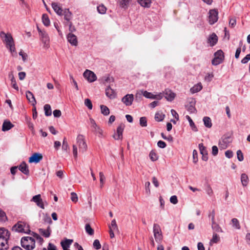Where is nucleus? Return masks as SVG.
I'll list each match as a JSON object with an SVG mask.
<instances>
[{
    "mask_svg": "<svg viewBox=\"0 0 250 250\" xmlns=\"http://www.w3.org/2000/svg\"><path fill=\"white\" fill-rule=\"evenodd\" d=\"M0 37L3 42L5 43L6 47L9 49L12 55L14 53H16L14 40L11 34L5 33L3 31H1L0 32Z\"/></svg>",
    "mask_w": 250,
    "mask_h": 250,
    "instance_id": "obj_1",
    "label": "nucleus"
},
{
    "mask_svg": "<svg viewBox=\"0 0 250 250\" xmlns=\"http://www.w3.org/2000/svg\"><path fill=\"white\" fill-rule=\"evenodd\" d=\"M9 236L10 233L7 229L0 228V250H6L8 248Z\"/></svg>",
    "mask_w": 250,
    "mask_h": 250,
    "instance_id": "obj_2",
    "label": "nucleus"
},
{
    "mask_svg": "<svg viewBox=\"0 0 250 250\" xmlns=\"http://www.w3.org/2000/svg\"><path fill=\"white\" fill-rule=\"evenodd\" d=\"M21 243V246L26 250H32L35 247V240L31 237H22Z\"/></svg>",
    "mask_w": 250,
    "mask_h": 250,
    "instance_id": "obj_3",
    "label": "nucleus"
},
{
    "mask_svg": "<svg viewBox=\"0 0 250 250\" xmlns=\"http://www.w3.org/2000/svg\"><path fill=\"white\" fill-rule=\"evenodd\" d=\"M41 40L43 44V48L47 49L49 47V37L48 34L43 30H42L39 27H37Z\"/></svg>",
    "mask_w": 250,
    "mask_h": 250,
    "instance_id": "obj_4",
    "label": "nucleus"
},
{
    "mask_svg": "<svg viewBox=\"0 0 250 250\" xmlns=\"http://www.w3.org/2000/svg\"><path fill=\"white\" fill-rule=\"evenodd\" d=\"M77 143L80 152L83 153L86 151L87 146L85 141L84 136L83 135L79 134L77 136Z\"/></svg>",
    "mask_w": 250,
    "mask_h": 250,
    "instance_id": "obj_5",
    "label": "nucleus"
},
{
    "mask_svg": "<svg viewBox=\"0 0 250 250\" xmlns=\"http://www.w3.org/2000/svg\"><path fill=\"white\" fill-rule=\"evenodd\" d=\"M92 131L99 137H101L103 136V131L101 127L97 125L95 120L92 118L89 119Z\"/></svg>",
    "mask_w": 250,
    "mask_h": 250,
    "instance_id": "obj_6",
    "label": "nucleus"
},
{
    "mask_svg": "<svg viewBox=\"0 0 250 250\" xmlns=\"http://www.w3.org/2000/svg\"><path fill=\"white\" fill-rule=\"evenodd\" d=\"M13 230L19 232H23L28 233L30 230L29 229L28 227H26L24 223L19 222L13 227Z\"/></svg>",
    "mask_w": 250,
    "mask_h": 250,
    "instance_id": "obj_7",
    "label": "nucleus"
},
{
    "mask_svg": "<svg viewBox=\"0 0 250 250\" xmlns=\"http://www.w3.org/2000/svg\"><path fill=\"white\" fill-rule=\"evenodd\" d=\"M153 232L155 239L157 242H159L162 240L163 235L159 225L157 224H154L153 225Z\"/></svg>",
    "mask_w": 250,
    "mask_h": 250,
    "instance_id": "obj_8",
    "label": "nucleus"
},
{
    "mask_svg": "<svg viewBox=\"0 0 250 250\" xmlns=\"http://www.w3.org/2000/svg\"><path fill=\"white\" fill-rule=\"evenodd\" d=\"M208 21L210 24H213L218 19V12L216 9L210 10L208 13Z\"/></svg>",
    "mask_w": 250,
    "mask_h": 250,
    "instance_id": "obj_9",
    "label": "nucleus"
},
{
    "mask_svg": "<svg viewBox=\"0 0 250 250\" xmlns=\"http://www.w3.org/2000/svg\"><path fill=\"white\" fill-rule=\"evenodd\" d=\"M231 142V139L229 136H224L220 140L219 146L221 149H226Z\"/></svg>",
    "mask_w": 250,
    "mask_h": 250,
    "instance_id": "obj_10",
    "label": "nucleus"
},
{
    "mask_svg": "<svg viewBox=\"0 0 250 250\" xmlns=\"http://www.w3.org/2000/svg\"><path fill=\"white\" fill-rule=\"evenodd\" d=\"M134 100V96L132 94H127L124 96L122 99L123 103L127 106L132 105Z\"/></svg>",
    "mask_w": 250,
    "mask_h": 250,
    "instance_id": "obj_11",
    "label": "nucleus"
},
{
    "mask_svg": "<svg viewBox=\"0 0 250 250\" xmlns=\"http://www.w3.org/2000/svg\"><path fill=\"white\" fill-rule=\"evenodd\" d=\"M83 76L90 83L93 82L97 79V77L94 72L87 69L84 71Z\"/></svg>",
    "mask_w": 250,
    "mask_h": 250,
    "instance_id": "obj_12",
    "label": "nucleus"
},
{
    "mask_svg": "<svg viewBox=\"0 0 250 250\" xmlns=\"http://www.w3.org/2000/svg\"><path fill=\"white\" fill-rule=\"evenodd\" d=\"M125 128V125L120 124L117 128L116 132L113 135V138L115 140H120L123 138V132Z\"/></svg>",
    "mask_w": 250,
    "mask_h": 250,
    "instance_id": "obj_13",
    "label": "nucleus"
},
{
    "mask_svg": "<svg viewBox=\"0 0 250 250\" xmlns=\"http://www.w3.org/2000/svg\"><path fill=\"white\" fill-rule=\"evenodd\" d=\"M31 201L35 203L37 206L41 208H44V204L42 199L41 198V194H38L34 196L31 200Z\"/></svg>",
    "mask_w": 250,
    "mask_h": 250,
    "instance_id": "obj_14",
    "label": "nucleus"
},
{
    "mask_svg": "<svg viewBox=\"0 0 250 250\" xmlns=\"http://www.w3.org/2000/svg\"><path fill=\"white\" fill-rule=\"evenodd\" d=\"M42 159V156L40 153H35L29 159L30 163H38Z\"/></svg>",
    "mask_w": 250,
    "mask_h": 250,
    "instance_id": "obj_15",
    "label": "nucleus"
},
{
    "mask_svg": "<svg viewBox=\"0 0 250 250\" xmlns=\"http://www.w3.org/2000/svg\"><path fill=\"white\" fill-rule=\"evenodd\" d=\"M133 0H118L119 6L123 9H126L132 3Z\"/></svg>",
    "mask_w": 250,
    "mask_h": 250,
    "instance_id": "obj_16",
    "label": "nucleus"
},
{
    "mask_svg": "<svg viewBox=\"0 0 250 250\" xmlns=\"http://www.w3.org/2000/svg\"><path fill=\"white\" fill-rule=\"evenodd\" d=\"M67 39L68 42L73 46H77L78 44V41L77 37L72 34L71 33H69L67 36Z\"/></svg>",
    "mask_w": 250,
    "mask_h": 250,
    "instance_id": "obj_17",
    "label": "nucleus"
},
{
    "mask_svg": "<svg viewBox=\"0 0 250 250\" xmlns=\"http://www.w3.org/2000/svg\"><path fill=\"white\" fill-rule=\"evenodd\" d=\"M218 41V37L217 35L213 33L208 37V42L209 43L210 46H213L215 45Z\"/></svg>",
    "mask_w": 250,
    "mask_h": 250,
    "instance_id": "obj_18",
    "label": "nucleus"
},
{
    "mask_svg": "<svg viewBox=\"0 0 250 250\" xmlns=\"http://www.w3.org/2000/svg\"><path fill=\"white\" fill-rule=\"evenodd\" d=\"M52 7L56 13V14L59 16L62 15V12L63 10L62 8L59 4L56 2L52 3Z\"/></svg>",
    "mask_w": 250,
    "mask_h": 250,
    "instance_id": "obj_19",
    "label": "nucleus"
},
{
    "mask_svg": "<svg viewBox=\"0 0 250 250\" xmlns=\"http://www.w3.org/2000/svg\"><path fill=\"white\" fill-rule=\"evenodd\" d=\"M105 94L107 97L111 99H114L116 95L115 91L110 86H108L106 88Z\"/></svg>",
    "mask_w": 250,
    "mask_h": 250,
    "instance_id": "obj_20",
    "label": "nucleus"
},
{
    "mask_svg": "<svg viewBox=\"0 0 250 250\" xmlns=\"http://www.w3.org/2000/svg\"><path fill=\"white\" fill-rule=\"evenodd\" d=\"M26 96L27 100L32 104V105H35L36 104V101L33 94L31 92L29 91H27L26 93Z\"/></svg>",
    "mask_w": 250,
    "mask_h": 250,
    "instance_id": "obj_21",
    "label": "nucleus"
},
{
    "mask_svg": "<svg viewBox=\"0 0 250 250\" xmlns=\"http://www.w3.org/2000/svg\"><path fill=\"white\" fill-rule=\"evenodd\" d=\"M14 126V125L9 121H4L2 126V130L6 131L10 130Z\"/></svg>",
    "mask_w": 250,
    "mask_h": 250,
    "instance_id": "obj_22",
    "label": "nucleus"
},
{
    "mask_svg": "<svg viewBox=\"0 0 250 250\" xmlns=\"http://www.w3.org/2000/svg\"><path fill=\"white\" fill-rule=\"evenodd\" d=\"M39 231L40 233H41L44 237L48 238L50 235L51 230L50 227H48L47 229H39Z\"/></svg>",
    "mask_w": 250,
    "mask_h": 250,
    "instance_id": "obj_23",
    "label": "nucleus"
},
{
    "mask_svg": "<svg viewBox=\"0 0 250 250\" xmlns=\"http://www.w3.org/2000/svg\"><path fill=\"white\" fill-rule=\"evenodd\" d=\"M20 170L25 175L29 173L28 166L25 162H22L19 166Z\"/></svg>",
    "mask_w": 250,
    "mask_h": 250,
    "instance_id": "obj_24",
    "label": "nucleus"
},
{
    "mask_svg": "<svg viewBox=\"0 0 250 250\" xmlns=\"http://www.w3.org/2000/svg\"><path fill=\"white\" fill-rule=\"evenodd\" d=\"M164 96L167 101H172L175 97V94L171 90H166Z\"/></svg>",
    "mask_w": 250,
    "mask_h": 250,
    "instance_id": "obj_25",
    "label": "nucleus"
},
{
    "mask_svg": "<svg viewBox=\"0 0 250 250\" xmlns=\"http://www.w3.org/2000/svg\"><path fill=\"white\" fill-rule=\"evenodd\" d=\"M72 242V240L66 239L64 241H62L61 242V245L63 250L68 249Z\"/></svg>",
    "mask_w": 250,
    "mask_h": 250,
    "instance_id": "obj_26",
    "label": "nucleus"
},
{
    "mask_svg": "<svg viewBox=\"0 0 250 250\" xmlns=\"http://www.w3.org/2000/svg\"><path fill=\"white\" fill-rule=\"evenodd\" d=\"M64 18L66 21H69L72 19V14L68 9H64L62 12Z\"/></svg>",
    "mask_w": 250,
    "mask_h": 250,
    "instance_id": "obj_27",
    "label": "nucleus"
},
{
    "mask_svg": "<svg viewBox=\"0 0 250 250\" xmlns=\"http://www.w3.org/2000/svg\"><path fill=\"white\" fill-rule=\"evenodd\" d=\"M202 89V85L201 83H198L197 84L194 85L193 87H192L190 91L191 93L194 94L197 92H198Z\"/></svg>",
    "mask_w": 250,
    "mask_h": 250,
    "instance_id": "obj_28",
    "label": "nucleus"
},
{
    "mask_svg": "<svg viewBox=\"0 0 250 250\" xmlns=\"http://www.w3.org/2000/svg\"><path fill=\"white\" fill-rule=\"evenodd\" d=\"M9 78L11 81V84L13 88H14L17 91H19V87L16 83V79H15L14 75L11 73L9 74Z\"/></svg>",
    "mask_w": 250,
    "mask_h": 250,
    "instance_id": "obj_29",
    "label": "nucleus"
},
{
    "mask_svg": "<svg viewBox=\"0 0 250 250\" xmlns=\"http://www.w3.org/2000/svg\"><path fill=\"white\" fill-rule=\"evenodd\" d=\"M241 181L243 187H246L249 182L248 175L245 173H243L241 175Z\"/></svg>",
    "mask_w": 250,
    "mask_h": 250,
    "instance_id": "obj_30",
    "label": "nucleus"
},
{
    "mask_svg": "<svg viewBox=\"0 0 250 250\" xmlns=\"http://www.w3.org/2000/svg\"><path fill=\"white\" fill-rule=\"evenodd\" d=\"M211 228L212 229L217 232H222L223 230L219 225L215 222L211 223Z\"/></svg>",
    "mask_w": 250,
    "mask_h": 250,
    "instance_id": "obj_31",
    "label": "nucleus"
},
{
    "mask_svg": "<svg viewBox=\"0 0 250 250\" xmlns=\"http://www.w3.org/2000/svg\"><path fill=\"white\" fill-rule=\"evenodd\" d=\"M203 122L205 126L208 128H210L212 126L211 119L208 117H205L203 118Z\"/></svg>",
    "mask_w": 250,
    "mask_h": 250,
    "instance_id": "obj_32",
    "label": "nucleus"
},
{
    "mask_svg": "<svg viewBox=\"0 0 250 250\" xmlns=\"http://www.w3.org/2000/svg\"><path fill=\"white\" fill-rule=\"evenodd\" d=\"M142 95L144 96L143 90L137 91L135 95V100L137 102L141 101L142 100Z\"/></svg>",
    "mask_w": 250,
    "mask_h": 250,
    "instance_id": "obj_33",
    "label": "nucleus"
},
{
    "mask_svg": "<svg viewBox=\"0 0 250 250\" xmlns=\"http://www.w3.org/2000/svg\"><path fill=\"white\" fill-rule=\"evenodd\" d=\"M42 21L43 24L46 26H48L50 25V20H49L48 16L47 14H43L42 15Z\"/></svg>",
    "mask_w": 250,
    "mask_h": 250,
    "instance_id": "obj_34",
    "label": "nucleus"
},
{
    "mask_svg": "<svg viewBox=\"0 0 250 250\" xmlns=\"http://www.w3.org/2000/svg\"><path fill=\"white\" fill-rule=\"evenodd\" d=\"M101 111L102 114L104 116H107L110 113V110L109 108L105 105H101L100 106Z\"/></svg>",
    "mask_w": 250,
    "mask_h": 250,
    "instance_id": "obj_35",
    "label": "nucleus"
},
{
    "mask_svg": "<svg viewBox=\"0 0 250 250\" xmlns=\"http://www.w3.org/2000/svg\"><path fill=\"white\" fill-rule=\"evenodd\" d=\"M165 116V115L162 112H157L155 113V119L157 122H161L164 120Z\"/></svg>",
    "mask_w": 250,
    "mask_h": 250,
    "instance_id": "obj_36",
    "label": "nucleus"
},
{
    "mask_svg": "<svg viewBox=\"0 0 250 250\" xmlns=\"http://www.w3.org/2000/svg\"><path fill=\"white\" fill-rule=\"evenodd\" d=\"M44 110L45 112V115L46 116H51L52 114V111L51 106L48 104H46L44 105Z\"/></svg>",
    "mask_w": 250,
    "mask_h": 250,
    "instance_id": "obj_37",
    "label": "nucleus"
},
{
    "mask_svg": "<svg viewBox=\"0 0 250 250\" xmlns=\"http://www.w3.org/2000/svg\"><path fill=\"white\" fill-rule=\"evenodd\" d=\"M186 119L188 120L189 125H190V127L192 128V129L195 132L197 131H198L197 128L196 127L195 124H194V122H193L192 120L191 119V118L188 115H187L186 116Z\"/></svg>",
    "mask_w": 250,
    "mask_h": 250,
    "instance_id": "obj_38",
    "label": "nucleus"
},
{
    "mask_svg": "<svg viewBox=\"0 0 250 250\" xmlns=\"http://www.w3.org/2000/svg\"><path fill=\"white\" fill-rule=\"evenodd\" d=\"M219 241H220V237H219V235L216 233L214 232L213 233L212 238L210 240V244H212L217 243L219 242Z\"/></svg>",
    "mask_w": 250,
    "mask_h": 250,
    "instance_id": "obj_39",
    "label": "nucleus"
},
{
    "mask_svg": "<svg viewBox=\"0 0 250 250\" xmlns=\"http://www.w3.org/2000/svg\"><path fill=\"white\" fill-rule=\"evenodd\" d=\"M231 223L232 224L233 227L234 228L239 229L241 228L239 222L237 218H233L231 219Z\"/></svg>",
    "mask_w": 250,
    "mask_h": 250,
    "instance_id": "obj_40",
    "label": "nucleus"
},
{
    "mask_svg": "<svg viewBox=\"0 0 250 250\" xmlns=\"http://www.w3.org/2000/svg\"><path fill=\"white\" fill-rule=\"evenodd\" d=\"M85 230L86 232L90 235H92L94 234V230L91 227L89 224H86L85 226Z\"/></svg>",
    "mask_w": 250,
    "mask_h": 250,
    "instance_id": "obj_41",
    "label": "nucleus"
},
{
    "mask_svg": "<svg viewBox=\"0 0 250 250\" xmlns=\"http://www.w3.org/2000/svg\"><path fill=\"white\" fill-rule=\"evenodd\" d=\"M215 58H218L222 61H223L224 58V53L221 50H219L214 54Z\"/></svg>",
    "mask_w": 250,
    "mask_h": 250,
    "instance_id": "obj_42",
    "label": "nucleus"
},
{
    "mask_svg": "<svg viewBox=\"0 0 250 250\" xmlns=\"http://www.w3.org/2000/svg\"><path fill=\"white\" fill-rule=\"evenodd\" d=\"M149 156L151 160L153 162L156 161L158 159V155L153 150H151L150 152Z\"/></svg>",
    "mask_w": 250,
    "mask_h": 250,
    "instance_id": "obj_43",
    "label": "nucleus"
},
{
    "mask_svg": "<svg viewBox=\"0 0 250 250\" xmlns=\"http://www.w3.org/2000/svg\"><path fill=\"white\" fill-rule=\"evenodd\" d=\"M98 12L101 14H105L106 11V8L103 5L101 4L97 6Z\"/></svg>",
    "mask_w": 250,
    "mask_h": 250,
    "instance_id": "obj_44",
    "label": "nucleus"
},
{
    "mask_svg": "<svg viewBox=\"0 0 250 250\" xmlns=\"http://www.w3.org/2000/svg\"><path fill=\"white\" fill-rule=\"evenodd\" d=\"M199 148L200 150V153L202 154H208V152L206 149V148L205 146H204L202 143L199 144Z\"/></svg>",
    "mask_w": 250,
    "mask_h": 250,
    "instance_id": "obj_45",
    "label": "nucleus"
},
{
    "mask_svg": "<svg viewBox=\"0 0 250 250\" xmlns=\"http://www.w3.org/2000/svg\"><path fill=\"white\" fill-rule=\"evenodd\" d=\"M144 96L148 99H153L154 94L146 90H143Z\"/></svg>",
    "mask_w": 250,
    "mask_h": 250,
    "instance_id": "obj_46",
    "label": "nucleus"
},
{
    "mask_svg": "<svg viewBox=\"0 0 250 250\" xmlns=\"http://www.w3.org/2000/svg\"><path fill=\"white\" fill-rule=\"evenodd\" d=\"M140 124L143 127L147 126V120L145 117H141L140 119Z\"/></svg>",
    "mask_w": 250,
    "mask_h": 250,
    "instance_id": "obj_47",
    "label": "nucleus"
},
{
    "mask_svg": "<svg viewBox=\"0 0 250 250\" xmlns=\"http://www.w3.org/2000/svg\"><path fill=\"white\" fill-rule=\"evenodd\" d=\"M109 229H114V230H117L118 227L116 224V220L115 219H113L111 222V224L109 227Z\"/></svg>",
    "mask_w": 250,
    "mask_h": 250,
    "instance_id": "obj_48",
    "label": "nucleus"
},
{
    "mask_svg": "<svg viewBox=\"0 0 250 250\" xmlns=\"http://www.w3.org/2000/svg\"><path fill=\"white\" fill-rule=\"evenodd\" d=\"M193 162L196 164L198 161V152L196 150L194 149L192 152Z\"/></svg>",
    "mask_w": 250,
    "mask_h": 250,
    "instance_id": "obj_49",
    "label": "nucleus"
},
{
    "mask_svg": "<svg viewBox=\"0 0 250 250\" xmlns=\"http://www.w3.org/2000/svg\"><path fill=\"white\" fill-rule=\"evenodd\" d=\"M99 177H100V181L101 184V187L102 188L104 184V181L105 180V176L104 173L102 172H100L99 173Z\"/></svg>",
    "mask_w": 250,
    "mask_h": 250,
    "instance_id": "obj_50",
    "label": "nucleus"
},
{
    "mask_svg": "<svg viewBox=\"0 0 250 250\" xmlns=\"http://www.w3.org/2000/svg\"><path fill=\"white\" fill-rule=\"evenodd\" d=\"M93 247L96 250H99L101 248V245L100 241L98 239H96L94 241L93 244Z\"/></svg>",
    "mask_w": 250,
    "mask_h": 250,
    "instance_id": "obj_51",
    "label": "nucleus"
},
{
    "mask_svg": "<svg viewBox=\"0 0 250 250\" xmlns=\"http://www.w3.org/2000/svg\"><path fill=\"white\" fill-rule=\"evenodd\" d=\"M84 104L89 109H92V104L91 101L89 99H86L84 101Z\"/></svg>",
    "mask_w": 250,
    "mask_h": 250,
    "instance_id": "obj_52",
    "label": "nucleus"
},
{
    "mask_svg": "<svg viewBox=\"0 0 250 250\" xmlns=\"http://www.w3.org/2000/svg\"><path fill=\"white\" fill-rule=\"evenodd\" d=\"M33 236L34 237V239H36L40 243H42L43 242V238L39 234L33 232Z\"/></svg>",
    "mask_w": 250,
    "mask_h": 250,
    "instance_id": "obj_53",
    "label": "nucleus"
},
{
    "mask_svg": "<svg viewBox=\"0 0 250 250\" xmlns=\"http://www.w3.org/2000/svg\"><path fill=\"white\" fill-rule=\"evenodd\" d=\"M223 61L221 60L214 57V58L212 60V64L214 65H217L221 63H222Z\"/></svg>",
    "mask_w": 250,
    "mask_h": 250,
    "instance_id": "obj_54",
    "label": "nucleus"
},
{
    "mask_svg": "<svg viewBox=\"0 0 250 250\" xmlns=\"http://www.w3.org/2000/svg\"><path fill=\"white\" fill-rule=\"evenodd\" d=\"M237 157L239 161H242L244 160L243 154L240 150L237 151Z\"/></svg>",
    "mask_w": 250,
    "mask_h": 250,
    "instance_id": "obj_55",
    "label": "nucleus"
},
{
    "mask_svg": "<svg viewBox=\"0 0 250 250\" xmlns=\"http://www.w3.org/2000/svg\"><path fill=\"white\" fill-rule=\"evenodd\" d=\"M71 199L72 201L73 202H77L78 201V198L77 194L75 192H71Z\"/></svg>",
    "mask_w": 250,
    "mask_h": 250,
    "instance_id": "obj_56",
    "label": "nucleus"
},
{
    "mask_svg": "<svg viewBox=\"0 0 250 250\" xmlns=\"http://www.w3.org/2000/svg\"><path fill=\"white\" fill-rule=\"evenodd\" d=\"M68 147H69V146H68V143H67V141H66V138H64L63 140V142H62V149L65 151H67Z\"/></svg>",
    "mask_w": 250,
    "mask_h": 250,
    "instance_id": "obj_57",
    "label": "nucleus"
},
{
    "mask_svg": "<svg viewBox=\"0 0 250 250\" xmlns=\"http://www.w3.org/2000/svg\"><path fill=\"white\" fill-rule=\"evenodd\" d=\"M236 24V21L235 18H231L229 19V26L230 27H231V28L234 27L235 26Z\"/></svg>",
    "mask_w": 250,
    "mask_h": 250,
    "instance_id": "obj_58",
    "label": "nucleus"
},
{
    "mask_svg": "<svg viewBox=\"0 0 250 250\" xmlns=\"http://www.w3.org/2000/svg\"><path fill=\"white\" fill-rule=\"evenodd\" d=\"M19 55L22 57L23 62L26 61L28 56L26 53H24L22 50H21L19 52Z\"/></svg>",
    "mask_w": 250,
    "mask_h": 250,
    "instance_id": "obj_59",
    "label": "nucleus"
},
{
    "mask_svg": "<svg viewBox=\"0 0 250 250\" xmlns=\"http://www.w3.org/2000/svg\"><path fill=\"white\" fill-rule=\"evenodd\" d=\"M6 219V216L5 213L0 210V221H4Z\"/></svg>",
    "mask_w": 250,
    "mask_h": 250,
    "instance_id": "obj_60",
    "label": "nucleus"
},
{
    "mask_svg": "<svg viewBox=\"0 0 250 250\" xmlns=\"http://www.w3.org/2000/svg\"><path fill=\"white\" fill-rule=\"evenodd\" d=\"M157 146L159 147L164 148L166 147V143L163 141H159L157 143Z\"/></svg>",
    "mask_w": 250,
    "mask_h": 250,
    "instance_id": "obj_61",
    "label": "nucleus"
},
{
    "mask_svg": "<svg viewBox=\"0 0 250 250\" xmlns=\"http://www.w3.org/2000/svg\"><path fill=\"white\" fill-rule=\"evenodd\" d=\"M187 110L189 111L190 113H193L196 111L195 107L191 104L188 105L187 106Z\"/></svg>",
    "mask_w": 250,
    "mask_h": 250,
    "instance_id": "obj_62",
    "label": "nucleus"
},
{
    "mask_svg": "<svg viewBox=\"0 0 250 250\" xmlns=\"http://www.w3.org/2000/svg\"><path fill=\"white\" fill-rule=\"evenodd\" d=\"M250 60V53L247 54L242 60L241 62L242 63L245 64L248 62Z\"/></svg>",
    "mask_w": 250,
    "mask_h": 250,
    "instance_id": "obj_63",
    "label": "nucleus"
},
{
    "mask_svg": "<svg viewBox=\"0 0 250 250\" xmlns=\"http://www.w3.org/2000/svg\"><path fill=\"white\" fill-rule=\"evenodd\" d=\"M207 193L210 196H212L213 194V190L209 186H208L206 188Z\"/></svg>",
    "mask_w": 250,
    "mask_h": 250,
    "instance_id": "obj_64",
    "label": "nucleus"
}]
</instances>
